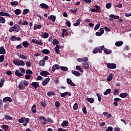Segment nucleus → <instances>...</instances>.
<instances>
[{
	"mask_svg": "<svg viewBox=\"0 0 131 131\" xmlns=\"http://www.w3.org/2000/svg\"><path fill=\"white\" fill-rule=\"evenodd\" d=\"M103 50L104 51V53L106 55L111 54L112 53L111 50L105 48L104 46H102L97 48H95L94 51H93V53H94V54H96L98 53L101 54Z\"/></svg>",
	"mask_w": 131,
	"mask_h": 131,
	"instance_id": "nucleus-1",
	"label": "nucleus"
},
{
	"mask_svg": "<svg viewBox=\"0 0 131 131\" xmlns=\"http://www.w3.org/2000/svg\"><path fill=\"white\" fill-rule=\"evenodd\" d=\"M29 85V82L26 80H22L20 82V84L18 85V89L20 90H24L25 89L26 86H27Z\"/></svg>",
	"mask_w": 131,
	"mask_h": 131,
	"instance_id": "nucleus-2",
	"label": "nucleus"
},
{
	"mask_svg": "<svg viewBox=\"0 0 131 131\" xmlns=\"http://www.w3.org/2000/svg\"><path fill=\"white\" fill-rule=\"evenodd\" d=\"M29 121L30 119L29 118L25 117L20 118V119L18 121V123H23V125L24 126H26L27 125V124L29 123Z\"/></svg>",
	"mask_w": 131,
	"mask_h": 131,
	"instance_id": "nucleus-3",
	"label": "nucleus"
},
{
	"mask_svg": "<svg viewBox=\"0 0 131 131\" xmlns=\"http://www.w3.org/2000/svg\"><path fill=\"white\" fill-rule=\"evenodd\" d=\"M13 64L17 66H24L25 65V62L23 60H18V59L14 60Z\"/></svg>",
	"mask_w": 131,
	"mask_h": 131,
	"instance_id": "nucleus-4",
	"label": "nucleus"
},
{
	"mask_svg": "<svg viewBox=\"0 0 131 131\" xmlns=\"http://www.w3.org/2000/svg\"><path fill=\"white\" fill-rule=\"evenodd\" d=\"M77 61H78V62H86L89 61V58L88 57H84V58H79L77 59Z\"/></svg>",
	"mask_w": 131,
	"mask_h": 131,
	"instance_id": "nucleus-5",
	"label": "nucleus"
},
{
	"mask_svg": "<svg viewBox=\"0 0 131 131\" xmlns=\"http://www.w3.org/2000/svg\"><path fill=\"white\" fill-rule=\"evenodd\" d=\"M107 68L110 69H116L117 66L115 63H107Z\"/></svg>",
	"mask_w": 131,
	"mask_h": 131,
	"instance_id": "nucleus-6",
	"label": "nucleus"
},
{
	"mask_svg": "<svg viewBox=\"0 0 131 131\" xmlns=\"http://www.w3.org/2000/svg\"><path fill=\"white\" fill-rule=\"evenodd\" d=\"M68 29H62V34H61V37L62 38H63L64 36H68L69 35V32H67L68 31Z\"/></svg>",
	"mask_w": 131,
	"mask_h": 131,
	"instance_id": "nucleus-7",
	"label": "nucleus"
},
{
	"mask_svg": "<svg viewBox=\"0 0 131 131\" xmlns=\"http://www.w3.org/2000/svg\"><path fill=\"white\" fill-rule=\"evenodd\" d=\"M50 80V79L49 77L45 78V79H44V80L42 82H41L42 85H43V86H45L48 84Z\"/></svg>",
	"mask_w": 131,
	"mask_h": 131,
	"instance_id": "nucleus-8",
	"label": "nucleus"
},
{
	"mask_svg": "<svg viewBox=\"0 0 131 131\" xmlns=\"http://www.w3.org/2000/svg\"><path fill=\"white\" fill-rule=\"evenodd\" d=\"M32 43H35L36 45H38L39 46H42L43 45V43L42 42H41V40L38 41V40H36L35 39H32Z\"/></svg>",
	"mask_w": 131,
	"mask_h": 131,
	"instance_id": "nucleus-9",
	"label": "nucleus"
},
{
	"mask_svg": "<svg viewBox=\"0 0 131 131\" xmlns=\"http://www.w3.org/2000/svg\"><path fill=\"white\" fill-rule=\"evenodd\" d=\"M39 74H40L41 76L47 77L48 75H50V73L47 71H42Z\"/></svg>",
	"mask_w": 131,
	"mask_h": 131,
	"instance_id": "nucleus-10",
	"label": "nucleus"
},
{
	"mask_svg": "<svg viewBox=\"0 0 131 131\" xmlns=\"http://www.w3.org/2000/svg\"><path fill=\"white\" fill-rule=\"evenodd\" d=\"M67 84H68L69 85H71V86H75V84L74 83L72 82V80H71L70 78H67Z\"/></svg>",
	"mask_w": 131,
	"mask_h": 131,
	"instance_id": "nucleus-11",
	"label": "nucleus"
},
{
	"mask_svg": "<svg viewBox=\"0 0 131 131\" xmlns=\"http://www.w3.org/2000/svg\"><path fill=\"white\" fill-rule=\"evenodd\" d=\"M3 102L5 103L6 102H12L13 100L10 97H6L3 99Z\"/></svg>",
	"mask_w": 131,
	"mask_h": 131,
	"instance_id": "nucleus-12",
	"label": "nucleus"
},
{
	"mask_svg": "<svg viewBox=\"0 0 131 131\" xmlns=\"http://www.w3.org/2000/svg\"><path fill=\"white\" fill-rule=\"evenodd\" d=\"M82 67L83 69H89L90 67H89V64L88 62H83L82 63Z\"/></svg>",
	"mask_w": 131,
	"mask_h": 131,
	"instance_id": "nucleus-13",
	"label": "nucleus"
},
{
	"mask_svg": "<svg viewBox=\"0 0 131 131\" xmlns=\"http://www.w3.org/2000/svg\"><path fill=\"white\" fill-rule=\"evenodd\" d=\"M61 47L59 46L58 45H56L55 48H54V51H55V53L57 54H60L59 49H61Z\"/></svg>",
	"mask_w": 131,
	"mask_h": 131,
	"instance_id": "nucleus-14",
	"label": "nucleus"
},
{
	"mask_svg": "<svg viewBox=\"0 0 131 131\" xmlns=\"http://www.w3.org/2000/svg\"><path fill=\"white\" fill-rule=\"evenodd\" d=\"M14 29V32H19L20 31V26L17 24H14V26L13 27Z\"/></svg>",
	"mask_w": 131,
	"mask_h": 131,
	"instance_id": "nucleus-15",
	"label": "nucleus"
},
{
	"mask_svg": "<svg viewBox=\"0 0 131 131\" xmlns=\"http://www.w3.org/2000/svg\"><path fill=\"white\" fill-rule=\"evenodd\" d=\"M31 85L32 86L34 87L35 89H36L40 87V85H39L37 82H33L31 83Z\"/></svg>",
	"mask_w": 131,
	"mask_h": 131,
	"instance_id": "nucleus-16",
	"label": "nucleus"
},
{
	"mask_svg": "<svg viewBox=\"0 0 131 131\" xmlns=\"http://www.w3.org/2000/svg\"><path fill=\"white\" fill-rule=\"evenodd\" d=\"M72 73L76 77H80L81 75V74L77 71L73 70L72 71Z\"/></svg>",
	"mask_w": 131,
	"mask_h": 131,
	"instance_id": "nucleus-17",
	"label": "nucleus"
},
{
	"mask_svg": "<svg viewBox=\"0 0 131 131\" xmlns=\"http://www.w3.org/2000/svg\"><path fill=\"white\" fill-rule=\"evenodd\" d=\"M60 69V67L58 64H55L52 67V71L53 72H54L55 71H56V70H59Z\"/></svg>",
	"mask_w": 131,
	"mask_h": 131,
	"instance_id": "nucleus-18",
	"label": "nucleus"
},
{
	"mask_svg": "<svg viewBox=\"0 0 131 131\" xmlns=\"http://www.w3.org/2000/svg\"><path fill=\"white\" fill-rule=\"evenodd\" d=\"M14 74H15L16 76L17 77H21L24 76V74L21 73H20V71L19 70H17L15 71V73H14Z\"/></svg>",
	"mask_w": 131,
	"mask_h": 131,
	"instance_id": "nucleus-19",
	"label": "nucleus"
},
{
	"mask_svg": "<svg viewBox=\"0 0 131 131\" xmlns=\"http://www.w3.org/2000/svg\"><path fill=\"white\" fill-rule=\"evenodd\" d=\"M40 6L42 9L48 10L49 8V6L45 3L41 4Z\"/></svg>",
	"mask_w": 131,
	"mask_h": 131,
	"instance_id": "nucleus-20",
	"label": "nucleus"
},
{
	"mask_svg": "<svg viewBox=\"0 0 131 131\" xmlns=\"http://www.w3.org/2000/svg\"><path fill=\"white\" fill-rule=\"evenodd\" d=\"M119 96L120 98H125L128 96V94L126 93H121L120 94Z\"/></svg>",
	"mask_w": 131,
	"mask_h": 131,
	"instance_id": "nucleus-21",
	"label": "nucleus"
},
{
	"mask_svg": "<svg viewBox=\"0 0 131 131\" xmlns=\"http://www.w3.org/2000/svg\"><path fill=\"white\" fill-rule=\"evenodd\" d=\"M6 54V49L3 47L0 48V54L5 55Z\"/></svg>",
	"mask_w": 131,
	"mask_h": 131,
	"instance_id": "nucleus-22",
	"label": "nucleus"
},
{
	"mask_svg": "<svg viewBox=\"0 0 131 131\" xmlns=\"http://www.w3.org/2000/svg\"><path fill=\"white\" fill-rule=\"evenodd\" d=\"M81 21V20H80V18H78L76 20V22L73 24V26L74 27H77L80 25V22Z\"/></svg>",
	"mask_w": 131,
	"mask_h": 131,
	"instance_id": "nucleus-23",
	"label": "nucleus"
},
{
	"mask_svg": "<svg viewBox=\"0 0 131 131\" xmlns=\"http://www.w3.org/2000/svg\"><path fill=\"white\" fill-rule=\"evenodd\" d=\"M56 17L54 15H51L49 17H48V19L49 20H51L52 22H55L56 21Z\"/></svg>",
	"mask_w": 131,
	"mask_h": 131,
	"instance_id": "nucleus-24",
	"label": "nucleus"
},
{
	"mask_svg": "<svg viewBox=\"0 0 131 131\" xmlns=\"http://www.w3.org/2000/svg\"><path fill=\"white\" fill-rule=\"evenodd\" d=\"M36 108V106L35 105V104H34L32 105L31 108V111L33 114H36L37 113Z\"/></svg>",
	"mask_w": 131,
	"mask_h": 131,
	"instance_id": "nucleus-25",
	"label": "nucleus"
},
{
	"mask_svg": "<svg viewBox=\"0 0 131 131\" xmlns=\"http://www.w3.org/2000/svg\"><path fill=\"white\" fill-rule=\"evenodd\" d=\"M122 45H123V41H119L116 42L115 43V46L118 47H121Z\"/></svg>",
	"mask_w": 131,
	"mask_h": 131,
	"instance_id": "nucleus-26",
	"label": "nucleus"
},
{
	"mask_svg": "<svg viewBox=\"0 0 131 131\" xmlns=\"http://www.w3.org/2000/svg\"><path fill=\"white\" fill-rule=\"evenodd\" d=\"M4 119L7 121H9V120H12L13 119V118L10 117V116L5 115Z\"/></svg>",
	"mask_w": 131,
	"mask_h": 131,
	"instance_id": "nucleus-27",
	"label": "nucleus"
},
{
	"mask_svg": "<svg viewBox=\"0 0 131 131\" xmlns=\"http://www.w3.org/2000/svg\"><path fill=\"white\" fill-rule=\"evenodd\" d=\"M111 91H112V90L110 89H106L105 92L103 93V94L104 96H107L108 94H111Z\"/></svg>",
	"mask_w": 131,
	"mask_h": 131,
	"instance_id": "nucleus-28",
	"label": "nucleus"
},
{
	"mask_svg": "<svg viewBox=\"0 0 131 131\" xmlns=\"http://www.w3.org/2000/svg\"><path fill=\"white\" fill-rule=\"evenodd\" d=\"M18 57L20 58L21 59H22L23 60H27V56L25 55H21V54H19L18 55Z\"/></svg>",
	"mask_w": 131,
	"mask_h": 131,
	"instance_id": "nucleus-29",
	"label": "nucleus"
},
{
	"mask_svg": "<svg viewBox=\"0 0 131 131\" xmlns=\"http://www.w3.org/2000/svg\"><path fill=\"white\" fill-rule=\"evenodd\" d=\"M42 54H49L50 53V51L48 49H43L41 51Z\"/></svg>",
	"mask_w": 131,
	"mask_h": 131,
	"instance_id": "nucleus-30",
	"label": "nucleus"
},
{
	"mask_svg": "<svg viewBox=\"0 0 131 131\" xmlns=\"http://www.w3.org/2000/svg\"><path fill=\"white\" fill-rule=\"evenodd\" d=\"M29 45L30 44L29 43L28 41H25L23 42V46L25 48H27V47H28Z\"/></svg>",
	"mask_w": 131,
	"mask_h": 131,
	"instance_id": "nucleus-31",
	"label": "nucleus"
},
{
	"mask_svg": "<svg viewBox=\"0 0 131 131\" xmlns=\"http://www.w3.org/2000/svg\"><path fill=\"white\" fill-rule=\"evenodd\" d=\"M113 75L112 73H111L107 77V79H106V80H107V81H111L113 79Z\"/></svg>",
	"mask_w": 131,
	"mask_h": 131,
	"instance_id": "nucleus-32",
	"label": "nucleus"
},
{
	"mask_svg": "<svg viewBox=\"0 0 131 131\" xmlns=\"http://www.w3.org/2000/svg\"><path fill=\"white\" fill-rule=\"evenodd\" d=\"M14 13L16 15H20V14L21 13V10L19 9H17L14 10Z\"/></svg>",
	"mask_w": 131,
	"mask_h": 131,
	"instance_id": "nucleus-33",
	"label": "nucleus"
},
{
	"mask_svg": "<svg viewBox=\"0 0 131 131\" xmlns=\"http://www.w3.org/2000/svg\"><path fill=\"white\" fill-rule=\"evenodd\" d=\"M48 36H49V35L48 34V33L47 32H45L42 34L41 37L43 38H48Z\"/></svg>",
	"mask_w": 131,
	"mask_h": 131,
	"instance_id": "nucleus-34",
	"label": "nucleus"
},
{
	"mask_svg": "<svg viewBox=\"0 0 131 131\" xmlns=\"http://www.w3.org/2000/svg\"><path fill=\"white\" fill-rule=\"evenodd\" d=\"M94 8H95V10L97 11L98 13H101V8L98 5H95Z\"/></svg>",
	"mask_w": 131,
	"mask_h": 131,
	"instance_id": "nucleus-35",
	"label": "nucleus"
},
{
	"mask_svg": "<svg viewBox=\"0 0 131 131\" xmlns=\"http://www.w3.org/2000/svg\"><path fill=\"white\" fill-rule=\"evenodd\" d=\"M110 17L115 19H118L119 18V16L118 15L115 16L114 14H111Z\"/></svg>",
	"mask_w": 131,
	"mask_h": 131,
	"instance_id": "nucleus-36",
	"label": "nucleus"
},
{
	"mask_svg": "<svg viewBox=\"0 0 131 131\" xmlns=\"http://www.w3.org/2000/svg\"><path fill=\"white\" fill-rule=\"evenodd\" d=\"M76 69L77 70L80 71V72H81V73H82V72H84L83 69H82V68H80V67H79V66H76Z\"/></svg>",
	"mask_w": 131,
	"mask_h": 131,
	"instance_id": "nucleus-37",
	"label": "nucleus"
},
{
	"mask_svg": "<svg viewBox=\"0 0 131 131\" xmlns=\"http://www.w3.org/2000/svg\"><path fill=\"white\" fill-rule=\"evenodd\" d=\"M52 43L53 45L57 46L59 43V41L56 39H54L53 40Z\"/></svg>",
	"mask_w": 131,
	"mask_h": 131,
	"instance_id": "nucleus-38",
	"label": "nucleus"
},
{
	"mask_svg": "<svg viewBox=\"0 0 131 131\" xmlns=\"http://www.w3.org/2000/svg\"><path fill=\"white\" fill-rule=\"evenodd\" d=\"M6 23V19L3 17H0V23L4 24Z\"/></svg>",
	"mask_w": 131,
	"mask_h": 131,
	"instance_id": "nucleus-39",
	"label": "nucleus"
},
{
	"mask_svg": "<svg viewBox=\"0 0 131 131\" xmlns=\"http://www.w3.org/2000/svg\"><path fill=\"white\" fill-rule=\"evenodd\" d=\"M61 126L63 127L68 126V121H63L61 124Z\"/></svg>",
	"mask_w": 131,
	"mask_h": 131,
	"instance_id": "nucleus-40",
	"label": "nucleus"
},
{
	"mask_svg": "<svg viewBox=\"0 0 131 131\" xmlns=\"http://www.w3.org/2000/svg\"><path fill=\"white\" fill-rule=\"evenodd\" d=\"M38 119L40 120H43V121H44L45 122L47 121V119L45 117H43V116H39Z\"/></svg>",
	"mask_w": 131,
	"mask_h": 131,
	"instance_id": "nucleus-41",
	"label": "nucleus"
},
{
	"mask_svg": "<svg viewBox=\"0 0 131 131\" xmlns=\"http://www.w3.org/2000/svg\"><path fill=\"white\" fill-rule=\"evenodd\" d=\"M46 64V61L43 60H41L39 61V65H40L41 67L45 66Z\"/></svg>",
	"mask_w": 131,
	"mask_h": 131,
	"instance_id": "nucleus-42",
	"label": "nucleus"
},
{
	"mask_svg": "<svg viewBox=\"0 0 131 131\" xmlns=\"http://www.w3.org/2000/svg\"><path fill=\"white\" fill-rule=\"evenodd\" d=\"M86 100H87L90 103H93L94 102V100L92 98H87V99H86Z\"/></svg>",
	"mask_w": 131,
	"mask_h": 131,
	"instance_id": "nucleus-43",
	"label": "nucleus"
},
{
	"mask_svg": "<svg viewBox=\"0 0 131 131\" xmlns=\"http://www.w3.org/2000/svg\"><path fill=\"white\" fill-rule=\"evenodd\" d=\"M119 93V91L118 89H115L114 90L113 95L115 96H117V95H118Z\"/></svg>",
	"mask_w": 131,
	"mask_h": 131,
	"instance_id": "nucleus-44",
	"label": "nucleus"
},
{
	"mask_svg": "<svg viewBox=\"0 0 131 131\" xmlns=\"http://www.w3.org/2000/svg\"><path fill=\"white\" fill-rule=\"evenodd\" d=\"M11 6H17L18 2L17 1H13L10 3Z\"/></svg>",
	"mask_w": 131,
	"mask_h": 131,
	"instance_id": "nucleus-45",
	"label": "nucleus"
},
{
	"mask_svg": "<svg viewBox=\"0 0 131 131\" xmlns=\"http://www.w3.org/2000/svg\"><path fill=\"white\" fill-rule=\"evenodd\" d=\"M41 27L42 26L41 25H38L34 27V30H36V29H40Z\"/></svg>",
	"mask_w": 131,
	"mask_h": 131,
	"instance_id": "nucleus-46",
	"label": "nucleus"
},
{
	"mask_svg": "<svg viewBox=\"0 0 131 131\" xmlns=\"http://www.w3.org/2000/svg\"><path fill=\"white\" fill-rule=\"evenodd\" d=\"M60 69L64 72H67L68 71V68L66 67H60Z\"/></svg>",
	"mask_w": 131,
	"mask_h": 131,
	"instance_id": "nucleus-47",
	"label": "nucleus"
},
{
	"mask_svg": "<svg viewBox=\"0 0 131 131\" xmlns=\"http://www.w3.org/2000/svg\"><path fill=\"white\" fill-rule=\"evenodd\" d=\"M100 24H97L95 26L94 30L95 31L98 30L100 28Z\"/></svg>",
	"mask_w": 131,
	"mask_h": 131,
	"instance_id": "nucleus-48",
	"label": "nucleus"
},
{
	"mask_svg": "<svg viewBox=\"0 0 131 131\" xmlns=\"http://www.w3.org/2000/svg\"><path fill=\"white\" fill-rule=\"evenodd\" d=\"M26 74H33V72H32V71L31 70H27V71H26Z\"/></svg>",
	"mask_w": 131,
	"mask_h": 131,
	"instance_id": "nucleus-49",
	"label": "nucleus"
},
{
	"mask_svg": "<svg viewBox=\"0 0 131 131\" xmlns=\"http://www.w3.org/2000/svg\"><path fill=\"white\" fill-rule=\"evenodd\" d=\"M96 96L97 97V98L98 99L99 102H101V97L100 96V93H97Z\"/></svg>",
	"mask_w": 131,
	"mask_h": 131,
	"instance_id": "nucleus-50",
	"label": "nucleus"
},
{
	"mask_svg": "<svg viewBox=\"0 0 131 131\" xmlns=\"http://www.w3.org/2000/svg\"><path fill=\"white\" fill-rule=\"evenodd\" d=\"M4 57H5V55H2L1 56H0V63H2L4 60Z\"/></svg>",
	"mask_w": 131,
	"mask_h": 131,
	"instance_id": "nucleus-51",
	"label": "nucleus"
},
{
	"mask_svg": "<svg viewBox=\"0 0 131 131\" xmlns=\"http://www.w3.org/2000/svg\"><path fill=\"white\" fill-rule=\"evenodd\" d=\"M29 11V10L28 9H25V10H23V14L27 15V13H28Z\"/></svg>",
	"mask_w": 131,
	"mask_h": 131,
	"instance_id": "nucleus-52",
	"label": "nucleus"
},
{
	"mask_svg": "<svg viewBox=\"0 0 131 131\" xmlns=\"http://www.w3.org/2000/svg\"><path fill=\"white\" fill-rule=\"evenodd\" d=\"M112 7V3H107L106 4V8L107 9H110Z\"/></svg>",
	"mask_w": 131,
	"mask_h": 131,
	"instance_id": "nucleus-53",
	"label": "nucleus"
},
{
	"mask_svg": "<svg viewBox=\"0 0 131 131\" xmlns=\"http://www.w3.org/2000/svg\"><path fill=\"white\" fill-rule=\"evenodd\" d=\"M78 108V105L77 103H74V105H73V109L74 110H77Z\"/></svg>",
	"mask_w": 131,
	"mask_h": 131,
	"instance_id": "nucleus-54",
	"label": "nucleus"
},
{
	"mask_svg": "<svg viewBox=\"0 0 131 131\" xmlns=\"http://www.w3.org/2000/svg\"><path fill=\"white\" fill-rule=\"evenodd\" d=\"M41 106H42V107L45 108L46 106H47V103H46L45 101H41Z\"/></svg>",
	"mask_w": 131,
	"mask_h": 131,
	"instance_id": "nucleus-55",
	"label": "nucleus"
},
{
	"mask_svg": "<svg viewBox=\"0 0 131 131\" xmlns=\"http://www.w3.org/2000/svg\"><path fill=\"white\" fill-rule=\"evenodd\" d=\"M47 95L49 96V97H51L52 96H55V93L54 92H52V93H50V92H48L47 93Z\"/></svg>",
	"mask_w": 131,
	"mask_h": 131,
	"instance_id": "nucleus-56",
	"label": "nucleus"
},
{
	"mask_svg": "<svg viewBox=\"0 0 131 131\" xmlns=\"http://www.w3.org/2000/svg\"><path fill=\"white\" fill-rule=\"evenodd\" d=\"M5 80L2 79L0 81V88H2L3 86V84L4 83Z\"/></svg>",
	"mask_w": 131,
	"mask_h": 131,
	"instance_id": "nucleus-57",
	"label": "nucleus"
},
{
	"mask_svg": "<svg viewBox=\"0 0 131 131\" xmlns=\"http://www.w3.org/2000/svg\"><path fill=\"white\" fill-rule=\"evenodd\" d=\"M77 8H76L74 10H70V12H71L73 14H75V13H77Z\"/></svg>",
	"mask_w": 131,
	"mask_h": 131,
	"instance_id": "nucleus-58",
	"label": "nucleus"
},
{
	"mask_svg": "<svg viewBox=\"0 0 131 131\" xmlns=\"http://www.w3.org/2000/svg\"><path fill=\"white\" fill-rule=\"evenodd\" d=\"M67 93H61V94H60V97H61L62 98H66V96H67Z\"/></svg>",
	"mask_w": 131,
	"mask_h": 131,
	"instance_id": "nucleus-59",
	"label": "nucleus"
},
{
	"mask_svg": "<svg viewBox=\"0 0 131 131\" xmlns=\"http://www.w3.org/2000/svg\"><path fill=\"white\" fill-rule=\"evenodd\" d=\"M124 16H125V17H130L131 16V12L129 13H125Z\"/></svg>",
	"mask_w": 131,
	"mask_h": 131,
	"instance_id": "nucleus-60",
	"label": "nucleus"
},
{
	"mask_svg": "<svg viewBox=\"0 0 131 131\" xmlns=\"http://www.w3.org/2000/svg\"><path fill=\"white\" fill-rule=\"evenodd\" d=\"M60 106V103L59 101L55 102V107L58 108Z\"/></svg>",
	"mask_w": 131,
	"mask_h": 131,
	"instance_id": "nucleus-61",
	"label": "nucleus"
},
{
	"mask_svg": "<svg viewBox=\"0 0 131 131\" xmlns=\"http://www.w3.org/2000/svg\"><path fill=\"white\" fill-rule=\"evenodd\" d=\"M25 77L26 79L28 80V79H30V78L31 77V75H25Z\"/></svg>",
	"mask_w": 131,
	"mask_h": 131,
	"instance_id": "nucleus-62",
	"label": "nucleus"
},
{
	"mask_svg": "<svg viewBox=\"0 0 131 131\" xmlns=\"http://www.w3.org/2000/svg\"><path fill=\"white\" fill-rule=\"evenodd\" d=\"M2 128L7 129L9 128V126L8 125H2Z\"/></svg>",
	"mask_w": 131,
	"mask_h": 131,
	"instance_id": "nucleus-63",
	"label": "nucleus"
},
{
	"mask_svg": "<svg viewBox=\"0 0 131 131\" xmlns=\"http://www.w3.org/2000/svg\"><path fill=\"white\" fill-rule=\"evenodd\" d=\"M82 112L84 114H87V111H86V107H84L82 108Z\"/></svg>",
	"mask_w": 131,
	"mask_h": 131,
	"instance_id": "nucleus-64",
	"label": "nucleus"
}]
</instances>
